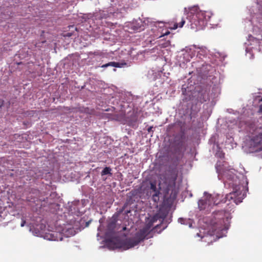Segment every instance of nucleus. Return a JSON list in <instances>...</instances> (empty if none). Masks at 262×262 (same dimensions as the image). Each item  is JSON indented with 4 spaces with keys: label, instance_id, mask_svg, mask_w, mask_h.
<instances>
[{
    "label": "nucleus",
    "instance_id": "2eb2a0df",
    "mask_svg": "<svg viewBox=\"0 0 262 262\" xmlns=\"http://www.w3.org/2000/svg\"><path fill=\"white\" fill-rule=\"evenodd\" d=\"M30 196H27V201H28V202H35L36 201H35V199H33L32 198V195L31 194V193H30Z\"/></svg>",
    "mask_w": 262,
    "mask_h": 262
},
{
    "label": "nucleus",
    "instance_id": "c85d7f7f",
    "mask_svg": "<svg viewBox=\"0 0 262 262\" xmlns=\"http://www.w3.org/2000/svg\"><path fill=\"white\" fill-rule=\"evenodd\" d=\"M211 205V203H209V205Z\"/></svg>",
    "mask_w": 262,
    "mask_h": 262
},
{
    "label": "nucleus",
    "instance_id": "423d86ee",
    "mask_svg": "<svg viewBox=\"0 0 262 262\" xmlns=\"http://www.w3.org/2000/svg\"><path fill=\"white\" fill-rule=\"evenodd\" d=\"M161 188H157L156 182H150L149 191H147V195L151 196V200L155 203H158L159 201V195L160 193Z\"/></svg>",
    "mask_w": 262,
    "mask_h": 262
},
{
    "label": "nucleus",
    "instance_id": "6ab92c4d",
    "mask_svg": "<svg viewBox=\"0 0 262 262\" xmlns=\"http://www.w3.org/2000/svg\"><path fill=\"white\" fill-rule=\"evenodd\" d=\"M260 102H261V103L260 104V106H259V111L262 112V98H261V99L260 100Z\"/></svg>",
    "mask_w": 262,
    "mask_h": 262
},
{
    "label": "nucleus",
    "instance_id": "bb28decb",
    "mask_svg": "<svg viewBox=\"0 0 262 262\" xmlns=\"http://www.w3.org/2000/svg\"><path fill=\"white\" fill-rule=\"evenodd\" d=\"M213 228H215V226ZM216 230V229H214V231H215Z\"/></svg>",
    "mask_w": 262,
    "mask_h": 262
},
{
    "label": "nucleus",
    "instance_id": "a878e982",
    "mask_svg": "<svg viewBox=\"0 0 262 262\" xmlns=\"http://www.w3.org/2000/svg\"><path fill=\"white\" fill-rule=\"evenodd\" d=\"M229 184H230V185H231V184H232L233 186L234 185V184H232V183H230V182L229 183Z\"/></svg>",
    "mask_w": 262,
    "mask_h": 262
},
{
    "label": "nucleus",
    "instance_id": "0eeeda50",
    "mask_svg": "<svg viewBox=\"0 0 262 262\" xmlns=\"http://www.w3.org/2000/svg\"><path fill=\"white\" fill-rule=\"evenodd\" d=\"M46 237L47 239L50 241H62L63 239V235L61 233L57 232H52L46 234Z\"/></svg>",
    "mask_w": 262,
    "mask_h": 262
},
{
    "label": "nucleus",
    "instance_id": "5701e85b",
    "mask_svg": "<svg viewBox=\"0 0 262 262\" xmlns=\"http://www.w3.org/2000/svg\"><path fill=\"white\" fill-rule=\"evenodd\" d=\"M167 223H166L165 225L163 227L162 229H164L167 227Z\"/></svg>",
    "mask_w": 262,
    "mask_h": 262
},
{
    "label": "nucleus",
    "instance_id": "ddd939ff",
    "mask_svg": "<svg viewBox=\"0 0 262 262\" xmlns=\"http://www.w3.org/2000/svg\"><path fill=\"white\" fill-rule=\"evenodd\" d=\"M111 168L110 167H105L103 170L101 171V176L106 175V174H110L112 175L111 173Z\"/></svg>",
    "mask_w": 262,
    "mask_h": 262
},
{
    "label": "nucleus",
    "instance_id": "4be33fe9",
    "mask_svg": "<svg viewBox=\"0 0 262 262\" xmlns=\"http://www.w3.org/2000/svg\"><path fill=\"white\" fill-rule=\"evenodd\" d=\"M224 229V227L222 225H221V226H220V227H219V229H219V230H223Z\"/></svg>",
    "mask_w": 262,
    "mask_h": 262
},
{
    "label": "nucleus",
    "instance_id": "dca6fc26",
    "mask_svg": "<svg viewBox=\"0 0 262 262\" xmlns=\"http://www.w3.org/2000/svg\"><path fill=\"white\" fill-rule=\"evenodd\" d=\"M115 227V223L114 222H112L108 225V228L111 229H114Z\"/></svg>",
    "mask_w": 262,
    "mask_h": 262
},
{
    "label": "nucleus",
    "instance_id": "a211bd4d",
    "mask_svg": "<svg viewBox=\"0 0 262 262\" xmlns=\"http://www.w3.org/2000/svg\"><path fill=\"white\" fill-rule=\"evenodd\" d=\"M169 33H170L169 31H168L166 32L165 33H164L163 35H161L160 37L165 36V35H167L169 34Z\"/></svg>",
    "mask_w": 262,
    "mask_h": 262
},
{
    "label": "nucleus",
    "instance_id": "cd10ccee",
    "mask_svg": "<svg viewBox=\"0 0 262 262\" xmlns=\"http://www.w3.org/2000/svg\"><path fill=\"white\" fill-rule=\"evenodd\" d=\"M70 27L73 28V27H74V26H70Z\"/></svg>",
    "mask_w": 262,
    "mask_h": 262
},
{
    "label": "nucleus",
    "instance_id": "4468645a",
    "mask_svg": "<svg viewBox=\"0 0 262 262\" xmlns=\"http://www.w3.org/2000/svg\"><path fill=\"white\" fill-rule=\"evenodd\" d=\"M185 23V19L183 18H182V20L179 23H176L174 25V27H173V29H177L178 27H180V28H182L183 27V26H184V24Z\"/></svg>",
    "mask_w": 262,
    "mask_h": 262
},
{
    "label": "nucleus",
    "instance_id": "412c9836",
    "mask_svg": "<svg viewBox=\"0 0 262 262\" xmlns=\"http://www.w3.org/2000/svg\"><path fill=\"white\" fill-rule=\"evenodd\" d=\"M26 223V221L25 220L22 221V222L21 223V226L23 227Z\"/></svg>",
    "mask_w": 262,
    "mask_h": 262
},
{
    "label": "nucleus",
    "instance_id": "7ed1b4c3",
    "mask_svg": "<svg viewBox=\"0 0 262 262\" xmlns=\"http://www.w3.org/2000/svg\"><path fill=\"white\" fill-rule=\"evenodd\" d=\"M209 18V13L198 10H191L188 16L190 28L196 30L203 29L207 25V21Z\"/></svg>",
    "mask_w": 262,
    "mask_h": 262
},
{
    "label": "nucleus",
    "instance_id": "39448f33",
    "mask_svg": "<svg viewBox=\"0 0 262 262\" xmlns=\"http://www.w3.org/2000/svg\"><path fill=\"white\" fill-rule=\"evenodd\" d=\"M217 172L219 175H221L224 179H226L229 181H236L237 177L236 176V170L233 168H229V167L224 168L221 169L219 166H216Z\"/></svg>",
    "mask_w": 262,
    "mask_h": 262
},
{
    "label": "nucleus",
    "instance_id": "f03ea898",
    "mask_svg": "<svg viewBox=\"0 0 262 262\" xmlns=\"http://www.w3.org/2000/svg\"><path fill=\"white\" fill-rule=\"evenodd\" d=\"M241 187L242 186L236 185L233 187V191L226 194V196L223 199H222L223 196V195L217 194L213 196H210L208 201L210 202L211 201L214 205H217L221 203H225L227 201H230L233 200L236 204H238L242 202V200L245 196V194L243 193L242 191H241ZM242 188H243V187Z\"/></svg>",
    "mask_w": 262,
    "mask_h": 262
},
{
    "label": "nucleus",
    "instance_id": "20e7f679",
    "mask_svg": "<svg viewBox=\"0 0 262 262\" xmlns=\"http://www.w3.org/2000/svg\"><path fill=\"white\" fill-rule=\"evenodd\" d=\"M168 212L166 210L160 209L157 213L147 219L146 225V228L148 229H150L158 220H159L161 224L157 225L155 227L158 228L161 225H163L164 224V220Z\"/></svg>",
    "mask_w": 262,
    "mask_h": 262
},
{
    "label": "nucleus",
    "instance_id": "f8f14e48",
    "mask_svg": "<svg viewBox=\"0 0 262 262\" xmlns=\"http://www.w3.org/2000/svg\"><path fill=\"white\" fill-rule=\"evenodd\" d=\"M136 237L137 238V239H136L137 241H139V243L144 240L145 238V232L143 231H141L140 233H138L136 235Z\"/></svg>",
    "mask_w": 262,
    "mask_h": 262
},
{
    "label": "nucleus",
    "instance_id": "f3484780",
    "mask_svg": "<svg viewBox=\"0 0 262 262\" xmlns=\"http://www.w3.org/2000/svg\"><path fill=\"white\" fill-rule=\"evenodd\" d=\"M72 35H73V33H72L68 32V33L65 34L64 36H66V37H71Z\"/></svg>",
    "mask_w": 262,
    "mask_h": 262
},
{
    "label": "nucleus",
    "instance_id": "393cba45",
    "mask_svg": "<svg viewBox=\"0 0 262 262\" xmlns=\"http://www.w3.org/2000/svg\"><path fill=\"white\" fill-rule=\"evenodd\" d=\"M126 230V227L125 226V227H123V228H122V230L123 231H125Z\"/></svg>",
    "mask_w": 262,
    "mask_h": 262
},
{
    "label": "nucleus",
    "instance_id": "9d476101",
    "mask_svg": "<svg viewBox=\"0 0 262 262\" xmlns=\"http://www.w3.org/2000/svg\"><path fill=\"white\" fill-rule=\"evenodd\" d=\"M109 66H112L114 67H117V68H120V63L119 62H110L107 63L103 64L101 67L102 68H106Z\"/></svg>",
    "mask_w": 262,
    "mask_h": 262
},
{
    "label": "nucleus",
    "instance_id": "b1692460",
    "mask_svg": "<svg viewBox=\"0 0 262 262\" xmlns=\"http://www.w3.org/2000/svg\"><path fill=\"white\" fill-rule=\"evenodd\" d=\"M39 193V191H38V190H35V192H34V193L37 194V193Z\"/></svg>",
    "mask_w": 262,
    "mask_h": 262
},
{
    "label": "nucleus",
    "instance_id": "aec40b11",
    "mask_svg": "<svg viewBox=\"0 0 262 262\" xmlns=\"http://www.w3.org/2000/svg\"><path fill=\"white\" fill-rule=\"evenodd\" d=\"M152 126H150L147 129V131L148 133H150V132L152 131Z\"/></svg>",
    "mask_w": 262,
    "mask_h": 262
},
{
    "label": "nucleus",
    "instance_id": "6e6552de",
    "mask_svg": "<svg viewBox=\"0 0 262 262\" xmlns=\"http://www.w3.org/2000/svg\"><path fill=\"white\" fill-rule=\"evenodd\" d=\"M139 243V241H137L136 239H129L125 242V246L127 249L133 248L137 246Z\"/></svg>",
    "mask_w": 262,
    "mask_h": 262
},
{
    "label": "nucleus",
    "instance_id": "f257e3e1",
    "mask_svg": "<svg viewBox=\"0 0 262 262\" xmlns=\"http://www.w3.org/2000/svg\"><path fill=\"white\" fill-rule=\"evenodd\" d=\"M247 130L251 134L249 140L250 148L255 151L262 150V124H256L253 121L246 123Z\"/></svg>",
    "mask_w": 262,
    "mask_h": 262
},
{
    "label": "nucleus",
    "instance_id": "9b49d317",
    "mask_svg": "<svg viewBox=\"0 0 262 262\" xmlns=\"http://www.w3.org/2000/svg\"><path fill=\"white\" fill-rule=\"evenodd\" d=\"M207 204L206 200H200L198 202V206L200 210L205 209Z\"/></svg>",
    "mask_w": 262,
    "mask_h": 262
},
{
    "label": "nucleus",
    "instance_id": "1a4fd4ad",
    "mask_svg": "<svg viewBox=\"0 0 262 262\" xmlns=\"http://www.w3.org/2000/svg\"><path fill=\"white\" fill-rule=\"evenodd\" d=\"M224 215V212L223 210L218 211L214 213V218L215 219L220 220V222L221 223L222 222V220H223V216Z\"/></svg>",
    "mask_w": 262,
    "mask_h": 262
}]
</instances>
